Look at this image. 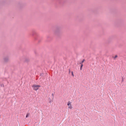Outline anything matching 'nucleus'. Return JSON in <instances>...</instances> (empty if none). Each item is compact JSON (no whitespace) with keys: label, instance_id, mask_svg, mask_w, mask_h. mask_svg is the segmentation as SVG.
Segmentation results:
<instances>
[{"label":"nucleus","instance_id":"obj_11","mask_svg":"<svg viewBox=\"0 0 126 126\" xmlns=\"http://www.w3.org/2000/svg\"><path fill=\"white\" fill-rule=\"evenodd\" d=\"M122 82H123L124 81L123 78H122Z\"/></svg>","mask_w":126,"mask_h":126},{"label":"nucleus","instance_id":"obj_8","mask_svg":"<svg viewBox=\"0 0 126 126\" xmlns=\"http://www.w3.org/2000/svg\"><path fill=\"white\" fill-rule=\"evenodd\" d=\"M85 61V60L84 59H83L82 61L80 62V64H82V63H83V62H84V61Z\"/></svg>","mask_w":126,"mask_h":126},{"label":"nucleus","instance_id":"obj_9","mask_svg":"<svg viewBox=\"0 0 126 126\" xmlns=\"http://www.w3.org/2000/svg\"><path fill=\"white\" fill-rule=\"evenodd\" d=\"M59 28H57L56 30V32H59Z\"/></svg>","mask_w":126,"mask_h":126},{"label":"nucleus","instance_id":"obj_5","mask_svg":"<svg viewBox=\"0 0 126 126\" xmlns=\"http://www.w3.org/2000/svg\"><path fill=\"white\" fill-rule=\"evenodd\" d=\"M81 64V65L80 66V70H81L82 69V66H83V64Z\"/></svg>","mask_w":126,"mask_h":126},{"label":"nucleus","instance_id":"obj_4","mask_svg":"<svg viewBox=\"0 0 126 126\" xmlns=\"http://www.w3.org/2000/svg\"><path fill=\"white\" fill-rule=\"evenodd\" d=\"M4 60L5 62L7 61L8 60V57H6L4 58Z\"/></svg>","mask_w":126,"mask_h":126},{"label":"nucleus","instance_id":"obj_13","mask_svg":"<svg viewBox=\"0 0 126 126\" xmlns=\"http://www.w3.org/2000/svg\"><path fill=\"white\" fill-rule=\"evenodd\" d=\"M70 69H69V73H70Z\"/></svg>","mask_w":126,"mask_h":126},{"label":"nucleus","instance_id":"obj_15","mask_svg":"<svg viewBox=\"0 0 126 126\" xmlns=\"http://www.w3.org/2000/svg\"><path fill=\"white\" fill-rule=\"evenodd\" d=\"M35 35L36 36H35V37H36V36H38L37 34V36H36V35Z\"/></svg>","mask_w":126,"mask_h":126},{"label":"nucleus","instance_id":"obj_6","mask_svg":"<svg viewBox=\"0 0 126 126\" xmlns=\"http://www.w3.org/2000/svg\"><path fill=\"white\" fill-rule=\"evenodd\" d=\"M30 113H28L26 115V117H28L30 115Z\"/></svg>","mask_w":126,"mask_h":126},{"label":"nucleus","instance_id":"obj_2","mask_svg":"<svg viewBox=\"0 0 126 126\" xmlns=\"http://www.w3.org/2000/svg\"><path fill=\"white\" fill-rule=\"evenodd\" d=\"M71 102L69 101L67 102V105L68 106V108L70 109H71L72 108V106L71 104Z\"/></svg>","mask_w":126,"mask_h":126},{"label":"nucleus","instance_id":"obj_3","mask_svg":"<svg viewBox=\"0 0 126 126\" xmlns=\"http://www.w3.org/2000/svg\"><path fill=\"white\" fill-rule=\"evenodd\" d=\"M32 35L33 36H34L35 35L37 36L36 32L35 31H33L32 32Z\"/></svg>","mask_w":126,"mask_h":126},{"label":"nucleus","instance_id":"obj_14","mask_svg":"<svg viewBox=\"0 0 126 126\" xmlns=\"http://www.w3.org/2000/svg\"><path fill=\"white\" fill-rule=\"evenodd\" d=\"M35 39V40H37V39L36 37H34Z\"/></svg>","mask_w":126,"mask_h":126},{"label":"nucleus","instance_id":"obj_12","mask_svg":"<svg viewBox=\"0 0 126 126\" xmlns=\"http://www.w3.org/2000/svg\"><path fill=\"white\" fill-rule=\"evenodd\" d=\"M52 95L53 96V93H52Z\"/></svg>","mask_w":126,"mask_h":126},{"label":"nucleus","instance_id":"obj_10","mask_svg":"<svg viewBox=\"0 0 126 126\" xmlns=\"http://www.w3.org/2000/svg\"><path fill=\"white\" fill-rule=\"evenodd\" d=\"M71 73H72V75L73 76H74V75L73 74V72H72Z\"/></svg>","mask_w":126,"mask_h":126},{"label":"nucleus","instance_id":"obj_7","mask_svg":"<svg viewBox=\"0 0 126 126\" xmlns=\"http://www.w3.org/2000/svg\"><path fill=\"white\" fill-rule=\"evenodd\" d=\"M117 57V55H115V56L114 57H113V58H114L113 59H114V60L115 59V58H116Z\"/></svg>","mask_w":126,"mask_h":126},{"label":"nucleus","instance_id":"obj_1","mask_svg":"<svg viewBox=\"0 0 126 126\" xmlns=\"http://www.w3.org/2000/svg\"><path fill=\"white\" fill-rule=\"evenodd\" d=\"M40 87V86L39 85H33L32 86V87L33 88V89L35 90L36 91L37 90H38L39 87Z\"/></svg>","mask_w":126,"mask_h":126}]
</instances>
